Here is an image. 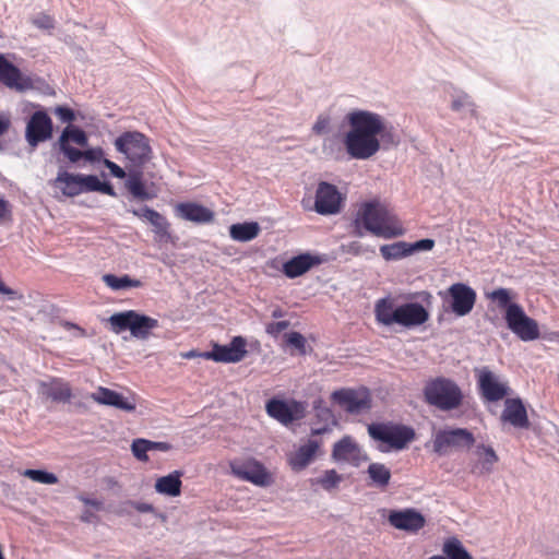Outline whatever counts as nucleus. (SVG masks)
I'll return each mask as SVG.
<instances>
[{"mask_svg":"<svg viewBox=\"0 0 559 559\" xmlns=\"http://www.w3.org/2000/svg\"><path fill=\"white\" fill-rule=\"evenodd\" d=\"M346 120L349 131L343 143L347 154L354 159H369L379 152L381 143L384 147L400 143L393 128H388L383 117L377 112L356 109L347 114Z\"/></svg>","mask_w":559,"mask_h":559,"instance_id":"nucleus-1","label":"nucleus"},{"mask_svg":"<svg viewBox=\"0 0 559 559\" xmlns=\"http://www.w3.org/2000/svg\"><path fill=\"white\" fill-rule=\"evenodd\" d=\"M355 235L361 237V228L384 239L403 236L405 229L397 216L385 205L371 201L364 203L354 221Z\"/></svg>","mask_w":559,"mask_h":559,"instance_id":"nucleus-2","label":"nucleus"},{"mask_svg":"<svg viewBox=\"0 0 559 559\" xmlns=\"http://www.w3.org/2000/svg\"><path fill=\"white\" fill-rule=\"evenodd\" d=\"M423 394L428 405L441 412H452L460 408L464 400L463 391L459 384L445 377H437L427 381Z\"/></svg>","mask_w":559,"mask_h":559,"instance_id":"nucleus-3","label":"nucleus"},{"mask_svg":"<svg viewBox=\"0 0 559 559\" xmlns=\"http://www.w3.org/2000/svg\"><path fill=\"white\" fill-rule=\"evenodd\" d=\"M110 330L120 334L129 330L131 335L138 340H146L151 331L158 326V321L134 310L116 312L108 319Z\"/></svg>","mask_w":559,"mask_h":559,"instance_id":"nucleus-4","label":"nucleus"},{"mask_svg":"<svg viewBox=\"0 0 559 559\" xmlns=\"http://www.w3.org/2000/svg\"><path fill=\"white\" fill-rule=\"evenodd\" d=\"M114 145L135 167H141L151 159L148 139L141 132H123L115 140Z\"/></svg>","mask_w":559,"mask_h":559,"instance_id":"nucleus-5","label":"nucleus"},{"mask_svg":"<svg viewBox=\"0 0 559 559\" xmlns=\"http://www.w3.org/2000/svg\"><path fill=\"white\" fill-rule=\"evenodd\" d=\"M369 436L393 449L402 450L415 438L412 427L392 423H372L368 426Z\"/></svg>","mask_w":559,"mask_h":559,"instance_id":"nucleus-6","label":"nucleus"},{"mask_svg":"<svg viewBox=\"0 0 559 559\" xmlns=\"http://www.w3.org/2000/svg\"><path fill=\"white\" fill-rule=\"evenodd\" d=\"M504 319L508 328L522 341L530 342L539 337L537 322L530 318L519 304L508 307Z\"/></svg>","mask_w":559,"mask_h":559,"instance_id":"nucleus-7","label":"nucleus"},{"mask_svg":"<svg viewBox=\"0 0 559 559\" xmlns=\"http://www.w3.org/2000/svg\"><path fill=\"white\" fill-rule=\"evenodd\" d=\"M474 443V435L466 428L441 429L435 435L433 451L439 455H445L450 449H469Z\"/></svg>","mask_w":559,"mask_h":559,"instance_id":"nucleus-8","label":"nucleus"},{"mask_svg":"<svg viewBox=\"0 0 559 559\" xmlns=\"http://www.w3.org/2000/svg\"><path fill=\"white\" fill-rule=\"evenodd\" d=\"M247 341L242 336H235L228 345L214 344L212 349L204 352L201 356L216 362H239L247 355Z\"/></svg>","mask_w":559,"mask_h":559,"instance_id":"nucleus-9","label":"nucleus"},{"mask_svg":"<svg viewBox=\"0 0 559 559\" xmlns=\"http://www.w3.org/2000/svg\"><path fill=\"white\" fill-rule=\"evenodd\" d=\"M230 471L239 479L257 486H265L270 483V475L263 464L251 457L231 461Z\"/></svg>","mask_w":559,"mask_h":559,"instance_id":"nucleus-10","label":"nucleus"},{"mask_svg":"<svg viewBox=\"0 0 559 559\" xmlns=\"http://www.w3.org/2000/svg\"><path fill=\"white\" fill-rule=\"evenodd\" d=\"M52 120L46 111H35L25 130V139L32 147H36L40 142H45L52 136Z\"/></svg>","mask_w":559,"mask_h":559,"instance_id":"nucleus-11","label":"nucleus"},{"mask_svg":"<svg viewBox=\"0 0 559 559\" xmlns=\"http://www.w3.org/2000/svg\"><path fill=\"white\" fill-rule=\"evenodd\" d=\"M305 405L298 401L272 399L266 403V413L284 425L292 424L305 416Z\"/></svg>","mask_w":559,"mask_h":559,"instance_id":"nucleus-12","label":"nucleus"},{"mask_svg":"<svg viewBox=\"0 0 559 559\" xmlns=\"http://www.w3.org/2000/svg\"><path fill=\"white\" fill-rule=\"evenodd\" d=\"M477 384L483 397L489 402L502 400L509 393V386L487 367L477 370Z\"/></svg>","mask_w":559,"mask_h":559,"instance_id":"nucleus-13","label":"nucleus"},{"mask_svg":"<svg viewBox=\"0 0 559 559\" xmlns=\"http://www.w3.org/2000/svg\"><path fill=\"white\" fill-rule=\"evenodd\" d=\"M331 399L349 414H359L371 406L367 392H358L353 389L336 390L332 393Z\"/></svg>","mask_w":559,"mask_h":559,"instance_id":"nucleus-14","label":"nucleus"},{"mask_svg":"<svg viewBox=\"0 0 559 559\" xmlns=\"http://www.w3.org/2000/svg\"><path fill=\"white\" fill-rule=\"evenodd\" d=\"M451 310L459 317L468 314L476 301L475 290L466 284L455 283L449 289Z\"/></svg>","mask_w":559,"mask_h":559,"instance_id":"nucleus-15","label":"nucleus"},{"mask_svg":"<svg viewBox=\"0 0 559 559\" xmlns=\"http://www.w3.org/2000/svg\"><path fill=\"white\" fill-rule=\"evenodd\" d=\"M341 194L335 186L321 181L316 192L314 209L321 215H331L341 210Z\"/></svg>","mask_w":559,"mask_h":559,"instance_id":"nucleus-16","label":"nucleus"},{"mask_svg":"<svg viewBox=\"0 0 559 559\" xmlns=\"http://www.w3.org/2000/svg\"><path fill=\"white\" fill-rule=\"evenodd\" d=\"M0 82L7 87L17 92H25L34 87L31 78L22 74L20 69L0 55Z\"/></svg>","mask_w":559,"mask_h":559,"instance_id":"nucleus-17","label":"nucleus"},{"mask_svg":"<svg viewBox=\"0 0 559 559\" xmlns=\"http://www.w3.org/2000/svg\"><path fill=\"white\" fill-rule=\"evenodd\" d=\"M388 521L393 527L406 532H417L426 523L424 515L412 508L390 511Z\"/></svg>","mask_w":559,"mask_h":559,"instance_id":"nucleus-18","label":"nucleus"},{"mask_svg":"<svg viewBox=\"0 0 559 559\" xmlns=\"http://www.w3.org/2000/svg\"><path fill=\"white\" fill-rule=\"evenodd\" d=\"M331 456L334 462H345L354 466H358L362 460L367 459L350 436H344L333 445Z\"/></svg>","mask_w":559,"mask_h":559,"instance_id":"nucleus-19","label":"nucleus"},{"mask_svg":"<svg viewBox=\"0 0 559 559\" xmlns=\"http://www.w3.org/2000/svg\"><path fill=\"white\" fill-rule=\"evenodd\" d=\"M500 418L518 429H528L531 426L526 407L520 397L506 400L504 409Z\"/></svg>","mask_w":559,"mask_h":559,"instance_id":"nucleus-20","label":"nucleus"},{"mask_svg":"<svg viewBox=\"0 0 559 559\" xmlns=\"http://www.w3.org/2000/svg\"><path fill=\"white\" fill-rule=\"evenodd\" d=\"M429 319V312L418 302L396 307V323L406 328L421 325Z\"/></svg>","mask_w":559,"mask_h":559,"instance_id":"nucleus-21","label":"nucleus"},{"mask_svg":"<svg viewBox=\"0 0 559 559\" xmlns=\"http://www.w3.org/2000/svg\"><path fill=\"white\" fill-rule=\"evenodd\" d=\"M91 399L98 404L112 406L126 412L135 409L133 400L124 397L122 394L104 386H98V389L91 394Z\"/></svg>","mask_w":559,"mask_h":559,"instance_id":"nucleus-22","label":"nucleus"},{"mask_svg":"<svg viewBox=\"0 0 559 559\" xmlns=\"http://www.w3.org/2000/svg\"><path fill=\"white\" fill-rule=\"evenodd\" d=\"M321 263V257L313 255L311 253H301L296 257H293L283 264V273L288 278H296L298 276L304 275L312 266L319 265Z\"/></svg>","mask_w":559,"mask_h":559,"instance_id":"nucleus-23","label":"nucleus"},{"mask_svg":"<svg viewBox=\"0 0 559 559\" xmlns=\"http://www.w3.org/2000/svg\"><path fill=\"white\" fill-rule=\"evenodd\" d=\"M176 213L178 217L197 224H207L214 219V213L210 209L193 202L177 204Z\"/></svg>","mask_w":559,"mask_h":559,"instance_id":"nucleus-24","label":"nucleus"},{"mask_svg":"<svg viewBox=\"0 0 559 559\" xmlns=\"http://www.w3.org/2000/svg\"><path fill=\"white\" fill-rule=\"evenodd\" d=\"M39 393L53 402L68 403L72 397L70 385L61 379L39 382Z\"/></svg>","mask_w":559,"mask_h":559,"instance_id":"nucleus-25","label":"nucleus"},{"mask_svg":"<svg viewBox=\"0 0 559 559\" xmlns=\"http://www.w3.org/2000/svg\"><path fill=\"white\" fill-rule=\"evenodd\" d=\"M319 449L316 440H309L289 456V465L294 471H301L309 465Z\"/></svg>","mask_w":559,"mask_h":559,"instance_id":"nucleus-26","label":"nucleus"},{"mask_svg":"<svg viewBox=\"0 0 559 559\" xmlns=\"http://www.w3.org/2000/svg\"><path fill=\"white\" fill-rule=\"evenodd\" d=\"M261 227L257 222H245L233 224L229 227L231 239L240 242H248L259 236Z\"/></svg>","mask_w":559,"mask_h":559,"instance_id":"nucleus-27","label":"nucleus"},{"mask_svg":"<svg viewBox=\"0 0 559 559\" xmlns=\"http://www.w3.org/2000/svg\"><path fill=\"white\" fill-rule=\"evenodd\" d=\"M181 472L175 471L166 476L159 477L155 483V489L158 493L169 497H177L181 492Z\"/></svg>","mask_w":559,"mask_h":559,"instance_id":"nucleus-28","label":"nucleus"},{"mask_svg":"<svg viewBox=\"0 0 559 559\" xmlns=\"http://www.w3.org/2000/svg\"><path fill=\"white\" fill-rule=\"evenodd\" d=\"M55 182L57 186L62 185L61 191L67 197L73 198L83 193L81 185V174L59 171Z\"/></svg>","mask_w":559,"mask_h":559,"instance_id":"nucleus-29","label":"nucleus"},{"mask_svg":"<svg viewBox=\"0 0 559 559\" xmlns=\"http://www.w3.org/2000/svg\"><path fill=\"white\" fill-rule=\"evenodd\" d=\"M81 185L83 192H100L109 197H117V193L109 181H100L96 175H82Z\"/></svg>","mask_w":559,"mask_h":559,"instance_id":"nucleus-30","label":"nucleus"},{"mask_svg":"<svg viewBox=\"0 0 559 559\" xmlns=\"http://www.w3.org/2000/svg\"><path fill=\"white\" fill-rule=\"evenodd\" d=\"M374 316L379 323L390 326L396 323V307L390 298H381L376 302Z\"/></svg>","mask_w":559,"mask_h":559,"instance_id":"nucleus-31","label":"nucleus"},{"mask_svg":"<svg viewBox=\"0 0 559 559\" xmlns=\"http://www.w3.org/2000/svg\"><path fill=\"white\" fill-rule=\"evenodd\" d=\"M124 186L132 197L140 201H148L155 197L147 191L140 171L130 173Z\"/></svg>","mask_w":559,"mask_h":559,"instance_id":"nucleus-32","label":"nucleus"},{"mask_svg":"<svg viewBox=\"0 0 559 559\" xmlns=\"http://www.w3.org/2000/svg\"><path fill=\"white\" fill-rule=\"evenodd\" d=\"M343 481V475L335 469H326L320 476L310 479L311 486H319L323 490L331 492L340 487Z\"/></svg>","mask_w":559,"mask_h":559,"instance_id":"nucleus-33","label":"nucleus"},{"mask_svg":"<svg viewBox=\"0 0 559 559\" xmlns=\"http://www.w3.org/2000/svg\"><path fill=\"white\" fill-rule=\"evenodd\" d=\"M380 253L386 261L400 260L409 254L408 242L397 241L390 245H382L380 247Z\"/></svg>","mask_w":559,"mask_h":559,"instance_id":"nucleus-34","label":"nucleus"},{"mask_svg":"<svg viewBox=\"0 0 559 559\" xmlns=\"http://www.w3.org/2000/svg\"><path fill=\"white\" fill-rule=\"evenodd\" d=\"M57 142L69 144L70 142H73L80 146H87L88 138L83 129L69 124L62 130L61 135Z\"/></svg>","mask_w":559,"mask_h":559,"instance_id":"nucleus-35","label":"nucleus"},{"mask_svg":"<svg viewBox=\"0 0 559 559\" xmlns=\"http://www.w3.org/2000/svg\"><path fill=\"white\" fill-rule=\"evenodd\" d=\"M367 473L378 488H384L391 479V471L382 463H371Z\"/></svg>","mask_w":559,"mask_h":559,"instance_id":"nucleus-36","label":"nucleus"},{"mask_svg":"<svg viewBox=\"0 0 559 559\" xmlns=\"http://www.w3.org/2000/svg\"><path fill=\"white\" fill-rule=\"evenodd\" d=\"M103 282L112 290H121L131 287H140L141 281L131 278L129 275L117 276L114 274L103 275Z\"/></svg>","mask_w":559,"mask_h":559,"instance_id":"nucleus-37","label":"nucleus"},{"mask_svg":"<svg viewBox=\"0 0 559 559\" xmlns=\"http://www.w3.org/2000/svg\"><path fill=\"white\" fill-rule=\"evenodd\" d=\"M451 109L457 112H468L472 116L476 114V106L471 96L462 91L452 95Z\"/></svg>","mask_w":559,"mask_h":559,"instance_id":"nucleus-38","label":"nucleus"},{"mask_svg":"<svg viewBox=\"0 0 559 559\" xmlns=\"http://www.w3.org/2000/svg\"><path fill=\"white\" fill-rule=\"evenodd\" d=\"M443 552L448 559H473L462 543L455 538H449L443 545Z\"/></svg>","mask_w":559,"mask_h":559,"instance_id":"nucleus-39","label":"nucleus"},{"mask_svg":"<svg viewBox=\"0 0 559 559\" xmlns=\"http://www.w3.org/2000/svg\"><path fill=\"white\" fill-rule=\"evenodd\" d=\"M151 219L148 223L154 227V233L164 240H168L170 237L169 234V223L166 219L165 216H163L160 213L156 212V214L151 213Z\"/></svg>","mask_w":559,"mask_h":559,"instance_id":"nucleus-40","label":"nucleus"},{"mask_svg":"<svg viewBox=\"0 0 559 559\" xmlns=\"http://www.w3.org/2000/svg\"><path fill=\"white\" fill-rule=\"evenodd\" d=\"M478 455H483L481 468L485 473H491L493 465L498 462V455L491 447L480 444L477 447Z\"/></svg>","mask_w":559,"mask_h":559,"instance_id":"nucleus-41","label":"nucleus"},{"mask_svg":"<svg viewBox=\"0 0 559 559\" xmlns=\"http://www.w3.org/2000/svg\"><path fill=\"white\" fill-rule=\"evenodd\" d=\"M23 475L39 484L53 485L58 481V478L53 473L44 469L27 468L24 471Z\"/></svg>","mask_w":559,"mask_h":559,"instance_id":"nucleus-42","label":"nucleus"},{"mask_svg":"<svg viewBox=\"0 0 559 559\" xmlns=\"http://www.w3.org/2000/svg\"><path fill=\"white\" fill-rule=\"evenodd\" d=\"M53 146L58 147L71 163H78L80 159L84 158V151H80L69 143L57 142Z\"/></svg>","mask_w":559,"mask_h":559,"instance_id":"nucleus-43","label":"nucleus"},{"mask_svg":"<svg viewBox=\"0 0 559 559\" xmlns=\"http://www.w3.org/2000/svg\"><path fill=\"white\" fill-rule=\"evenodd\" d=\"M131 451H132V454L139 461H142V462L148 461L147 452L150 450H148L146 439L139 438V439L133 440L132 444H131Z\"/></svg>","mask_w":559,"mask_h":559,"instance_id":"nucleus-44","label":"nucleus"},{"mask_svg":"<svg viewBox=\"0 0 559 559\" xmlns=\"http://www.w3.org/2000/svg\"><path fill=\"white\" fill-rule=\"evenodd\" d=\"M286 344L298 349L300 354L306 353V338L299 332H289L285 334Z\"/></svg>","mask_w":559,"mask_h":559,"instance_id":"nucleus-45","label":"nucleus"},{"mask_svg":"<svg viewBox=\"0 0 559 559\" xmlns=\"http://www.w3.org/2000/svg\"><path fill=\"white\" fill-rule=\"evenodd\" d=\"M490 298L492 300H496L498 302L499 307L504 308L506 310L508 309L509 306H511L513 304V302H510L511 296H510L509 289H507V288L495 289L490 294Z\"/></svg>","mask_w":559,"mask_h":559,"instance_id":"nucleus-46","label":"nucleus"},{"mask_svg":"<svg viewBox=\"0 0 559 559\" xmlns=\"http://www.w3.org/2000/svg\"><path fill=\"white\" fill-rule=\"evenodd\" d=\"M433 247H435V240L429 239V238L420 239L413 243H408L409 254H413L414 252H417V251H429Z\"/></svg>","mask_w":559,"mask_h":559,"instance_id":"nucleus-47","label":"nucleus"},{"mask_svg":"<svg viewBox=\"0 0 559 559\" xmlns=\"http://www.w3.org/2000/svg\"><path fill=\"white\" fill-rule=\"evenodd\" d=\"M131 506L140 513H154L155 516L159 518L162 521L166 520V515L163 513L156 512L155 508L151 503L132 501Z\"/></svg>","mask_w":559,"mask_h":559,"instance_id":"nucleus-48","label":"nucleus"},{"mask_svg":"<svg viewBox=\"0 0 559 559\" xmlns=\"http://www.w3.org/2000/svg\"><path fill=\"white\" fill-rule=\"evenodd\" d=\"M33 24L41 29H50L55 27V21L51 16L47 14H38L33 19Z\"/></svg>","mask_w":559,"mask_h":559,"instance_id":"nucleus-49","label":"nucleus"},{"mask_svg":"<svg viewBox=\"0 0 559 559\" xmlns=\"http://www.w3.org/2000/svg\"><path fill=\"white\" fill-rule=\"evenodd\" d=\"M102 147H91L84 151V159L91 163L102 162L106 159Z\"/></svg>","mask_w":559,"mask_h":559,"instance_id":"nucleus-50","label":"nucleus"},{"mask_svg":"<svg viewBox=\"0 0 559 559\" xmlns=\"http://www.w3.org/2000/svg\"><path fill=\"white\" fill-rule=\"evenodd\" d=\"M290 325L289 321H277L266 324V333L276 337Z\"/></svg>","mask_w":559,"mask_h":559,"instance_id":"nucleus-51","label":"nucleus"},{"mask_svg":"<svg viewBox=\"0 0 559 559\" xmlns=\"http://www.w3.org/2000/svg\"><path fill=\"white\" fill-rule=\"evenodd\" d=\"M103 164L106 168L109 169L110 171V175L115 178H118V179H123L126 178L127 174L124 171L123 168H121L119 165H117L116 163H114L112 160L110 159H103Z\"/></svg>","mask_w":559,"mask_h":559,"instance_id":"nucleus-52","label":"nucleus"},{"mask_svg":"<svg viewBox=\"0 0 559 559\" xmlns=\"http://www.w3.org/2000/svg\"><path fill=\"white\" fill-rule=\"evenodd\" d=\"M55 112L62 122L70 123L75 119L74 110L66 106H58Z\"/></svg>","mask_w":559,"mask_h":559,"instance_id":"nucleus-53","label":"nucleus"},{"mask_svg":"<svg viewBox=\"0 0 559 559\" xmlns=\"http://www.w3.org/2000/svg\"><path fill=\"white\" fill-rule=\"evenodd\" d=\"M329 126H330V117L321 115L318 117L317 121L314 122V124L312 127V131L316 134H323L328 131Z\"/></svg>","mask_w":559,"mask_h":559,"instance_id":"nucleus-54","label":"nucleus"},{"mask_svg":"<svg viewBox=\"0 0 559 559\" xmlns=\"http://www.w3.org/2000/svg\"><path fill=\"white\" fill-rule=\"evenodd\" d=\"M129 212L139 218L146 219L147 222L152 218L151 213L156 214V211L148 206H143L142 209H138V210L131 209V210H129Z\"/></svg>","mask_w":559,"mask_h":559,"instance_id":"nucleus-55","label":"nucleus"},{"mask_svg":"<svg viewBox=\"0 0 559 559\" xmlns=\"http://www.w3.org/2000/svg\"><path fill=\"white\" fill-rule=\"evenodd\" d=\"M147 445H148L150 451L168 452L171 449V444H169L168 442H162V441L147 440Z\"/></svg>","mask_w":559,"mask_h":559,"instance_id":"nucleus-56","label":"nucleus"},{"mask_svg":"<svg viewBox=\"0 0 559 559\" xmlns=\"http://www.w3.org/2000/svg\"><path fill=\"white\" fill-rule=\"evenodd\" d=\"M11 216L10 204L7 200L0 197V222L9 218Z\"/></svg>","mask_w":559,"mask_h":559,"instance_id":"nucleus-57","label":"nucleus"},{"mask_svg":"<svg viewBox=\"0 0 559 559\" xmlns=\"http://www.w3.org/2000/svg\"><path fill=\"white\" fill-rule=\"evenodd\" d=\"M11 127L10 117L5 114H0V136L8 132Z\"/></svg>","mask_w":559,"mask_h":559,"instance_id":"nucleus-58","label":"nucleus"},{"mask_svg":"<svg viewBox=\"0 0 559 559\" xmlns=\"http://www.w3.org/2000/svg\"><path fill=\"white\" fill-rule=\"evenodd\" d=\"M0 293L8 295L10 297V299H14L17 297V293L14 289L8 287L1 280H0Z\"/></svg>","mask_w":559,"mask_h":559,"instance_id":"nucleus-59","label":"nucleus"},{"mask_svg":"<svg viewBox=\"0 0 559 559\" xmlns=\"http://www.w3.org/2000/svg\"><path fill=\"white\" fill-rule=\"evenodd\" d=\"M81 501H83L86 506H91L97 510H99L102 508V502L98 501V500H95V499H90V498H85V497H81L80 498Z\"/></svg>","mask_w":559,"mask_h":559,"instance_id":"nucleus-60","label":"nucleus"},{"mask_svg":"<svg viewBox=\"0 0 559 559\" xmlns=\"http://www.w3.org/2000/svg\"><path fill=\"white\" fill-rule=\"evenodd\" d=\"M95 519V514L88 510L84 511L81 515V520L85 523H91Z\"/></svg>","mask_w":559,"mask_h":559,"instance_id":"nucleus-61","label":"nucleus"},{"mask_svg":"<svg viewBox=\"0 0 559 559\" xmlns=\"http://www.w3.org/2000/svg\"><path fill=\"white\" fill-rule=\"evenodd\" d=\"M361 245L357 241H354L349 245V252L354 253V254H360L362 251H361Z\"/></svg>","mask_w":559,"mask_h":559,"instance_id":"nucleus-62","label":"nucleus"},{"mask_svg":"<svg viewBox=\"0 0 559 559\" xmlns=\"http://www.w3.org/2000/svg\"><path fill=\"white\" fill-rule=\"evenodd\" d=\"M419 297L421 298L423 301L425 302H430V300L432 299V296L430 293L428 292H421L419 293Z\"/></svg>","mask_w":559,"mask_h":559,"instance_id":"nucleus-63","label":"nucleus"},{"mask_svg":"<svg viewBox=\"0 0 559 559\" xmlns=\"http://www.w3.org/2000/svg\"><path fill=\"white\" fill-rule=\"evenodd\" d=\"M272 317L273 318H281L283 317V311L281 309H275L273 312H272Z\"/></svg>","mask_w":559,"mask_h":559,"instance_id":"nucleus-64","label":"nucleus"}]
</instances>
